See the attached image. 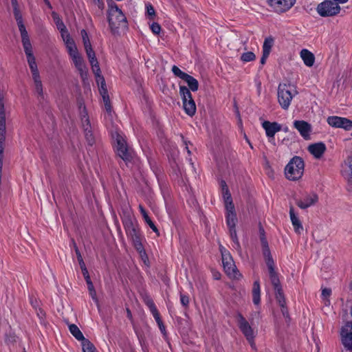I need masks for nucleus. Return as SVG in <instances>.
<instances>
[{"instance_id":"3","label":"nucleus","mask_w":352,"mask_h":352,"mask_svg":"<svg viewBox=\"0 0 352 352\" xmlns=\"http://www.w3.org/2000/svg\"><path fill=\"white\" fill-rule=\"evenodd\" d=\"M222 194L226 210V223L229 228L231 239L234 241L237 240L236 232L235 230L237 218L234 206L229 189H226L225 190L222 191Z\"/></svg>"},{"instance_id":"29","label":"nucleus","mask_w":352,"mask_h":352,"mask_svg":"<svg viewBox=\"0 0 352 352\" xmlns=\"http://www.w3.org/2000/svg\"><path fill=\"white\" fill-rule=\"evenodd\" d=\"M53 16H54V19L56 25L57 26V28L61 33V36H64V33H67V28H66L65 24L56 14L54 13Z\"/></svg>"},{"instance_id":"24","label":"nucleus","mask_w":352,"mask_h":352,"mask_svg":"<svg viewBox=\"0 0 352 352\" xmlns=\"http://www.w3.org/2000/svg\"><path fill=\"white\" fill-rule=\"evenodd\" d=\"M252 295L253 303L256 306L259 305L261 302V287L258 280H255L253 283Z\"/></svg>"},{"instance_id":"56","label":"nucleus","mask_w":352,"mask_h":352,"mask_svg":"<svg viewBox=\"0 0 352 352\" xmlns=\"http://www.w3.org/2000/svg\"><path fill=\"white\" fill-rule=\"evenodd\" d=\"M270 54H265V53H263V55H262V57L261 58V63L262 65H264L266 62V59L267 58V57L269 56Z\"/></svg>"},{"instance_id":"11","label":"nucleus","mask_w":352,"mask_h":352,"mask_svg":"<svg viewBox=\"0 0 352 352\" xmlns=\"http://www.w3.org/2000/svg\"><path fill=\"white\" fill-rule=\"evenodd\" d=\"M179 93L182 98L183 107L185 112L188 116H192L196 111V105L190 90L185 86H180Z\"/></svg>"},{"instance_id":"45","label":"nucleus","mask_w":352,"mask_h":352,"mask_svg":"<svg viewBox=\"0 0 352 352\" xmlns=\"http://www.w3.org/2000/svg\"><path fill=\"white\" fill-rule=\"evenodd\" d=\"M66 47H67V49L68 50V53H69V56H71L72 54H74L78 52V50L76 48L75 43H72V45H67Z\"/></svg>"},{"instance_id":"48","label":"nucleus","mask_w":352,"mask_h":352,"mask_svg":"<svg viewBox=\"0 0 352 352\" xmlns=\"http://www.w3.org/2000/svg\"><path fill=\"white\" fill-rule=\"evenodd\" d=\"M140 256L142 261H143L144 264L146 266L148 267L149 266V261H148V256H147L146 252L140 254Z\"/></svg>"},{"instance_id":"26","label":"nucleus","mask_w":352,"mask_h":352,"mask_svg":"<svg viewBox=\"0 0 352 352\" xmlns=\"http://www.w3.org/2000/svg\"><path fill=\"white\" fill-rule=\"evenodd\" d=\"M139 209H140V213H141L144 220L145 221V222L149 226V227L154 232H157V227L155 226L153 222L151 221V219H150V217L148 215L147 212L146 211V210L143 208V206L142 205L139 206Z\"/></svg>"},{"instance_id":"54","label":"nucleus","mask_w":352,"mask_h":352,"mask_svg":"<svg viewBox=\"0 0 352 352\" xmlns=\"http://www.w3.org/2000/svg\"><path fill=\"white\" fill-rule=\"evenodd\" d=\"M74 249H75V252H76V256H77V259H78V261H80V259H83L82 258V256L78 250V248L76 246V245H74Z\"/></svg>"},{"instance_id":"35","label":"nucleus","mask_w":352,"mask_h":352,"mask_svg":"<svg viewBox=\"0 0 352 352\" xmlns=\"http://www.w3.org/2000/svg\"><path fill=\"white\" fill-rule=\"evenodd\" d=\"M80 34L82 36L84 47L91 45V43H90V41H89V36H88V34H87V32H86V30H82L80 32Z\"/></svg>"},{"instance_id":"14","label":"nucleus","mask_w":352,"mask_h":352,"mask_svg":"<svg viewBox=\"0 0 352 352\" xmlns=\"http://www.w3.org/2000/svg\"><path fill=\"white\" fill-rule=\"evenodd\" d=\"M81 122L85 139L89 146H93L96 142V137L92 131L90 120L85 109L81 112Z\"/></svg>"},{"instance_id":"27","label":"nucleus","mask_w":352,"mask_h":352,"mask_svg":"<svg viewBox=\"0 0 352 352\" xmlns=\"http://www.w3.org/2000/svg\"><path fill=\"white\" fill-rule=\"evenodd\" d=\"M69 329L70 333L75 337L76 340H81L82 342H84V340H86L83 334L76 324H69Z\"/></svg>"},{"instance_id":"12","label":"nucleus","mask_w":352,"mask_h":352,"mask_svg":"<svg viewBox=\"0 0 352 352\" xmlns=\"http://www.w3.org/2000/svg\"><path fill=\"white\" fill-rule=\"evenodd\" d=\"M316 10L321 16H332L340 12V7L338 3L327 0L319 3Z\"/></svg>"},{"instance_id":"18","label":"nucleus","mask_w":352,"mask_h":352,"mask_svg":"<svg viewBox=\"0 0 352 352\" xmlns=\"http://www.w3.org/2000/svg\"><path fill=\"white\" fill-rule=\"evenodd\" d=\"M327 121L332 127L342 128L346 131L352 129V120L346 118L329 116Z\"/></svg>"},{"instance_id":"22","label":"nucleus","mask_w":352,"mask_h":352,"mask_svg":"<svg viewBox=\"0 0 352 352\" xmlns=\"http://www.w3.org/2000/svg\"><path fill=\"white\" fill-rule=\"evenodd\" d=\"M262 125L263 129L265 130L267 136L270 138H274L275 133L281 130L280 125L277 122L265 121Z\"/></svg>"},{"instance_id":"50","label":"nucleus","mask_w":352,"mask_h":352,"mask_svg":"<svg viewBox=\"0 0 352 352\" xmlns=\"http://www.w3.org/2000/svg\"><path fill=\"white\" fill-rule=\"evenodd\" d=\"M135 248L139 254L145 252V250L143 247V243H135Z\"/></svg>"},{"instance_id":"51","label":"nucleus","mask_w":352,"mask_h":352,"mask_svg":"<svg viewBox=\"0 0 352 352\" xmlns=\"http://www.w3.org/2000/svg\"><path fill=\"white\" fill-rule=\"evenodd\" d=\"M102 97L104 104L110 102L108 92H105V91H102V94H100Z\"/></svg>"},{"instance_id":"36","label":"nucleus","mask_w":352,"mask_h":352,"mask_svg":"<svg viewBox=\"0 0 352 352\" xmlns=\"http://www.w3.org/2000/svg\"><path fill=\"white\" fill-rule=\"evenodd\" d=\"M180 302H181L182 305L184 307L187 308L188 307V305H189V297H188V296L186 295V294H184L182 292H180Z\"/></svg>"},{"instance_id":"63","label":"nucleus","mask_w":352,"mask_h":352,"mask_svg":"<svg viewBox=\"0 0 352 352\" xmlns=\"http://www.w3.org/2000/svg\"><path fill=\"white\" fill-rule=\"evenodd\" d=\"M158 326H159V328H160V331H162V333H164L165 332V327L163 324V322H162L161 325H158Z\"/></svg>"},{"instance_id":"57","label":"nucleus","mask_w":352,"mask_h":352,"mask_svg":"<svg viewBox=\"0 0 352 352\" xmlns=\"http://www.w3.org/2000/svg\"><path fill=\"white\" fill-rule=\"evenodd\" d=\"M221 184V191H223L225 190L226 189L228 190V187L225 181L222 180L220 183Z\"/></svg>"},{"instance_id":"59","label":"nucleus","mask_w":352,"mask_h":352,"mask_svg":"<svg viewBox=\"0 0 352 352\" xmlns=\"http://www.w3.org/2000/svg\"><path fill=\"white\" fill-rule=\"evenodd\" d=\"M88 289L89 290V293L93 292L95 294V290L94 289V285L92 283H89L88 285Z\"/></svg>"},{"instance_id":"39","label":"nucleus","mask_w":352,"mask_h":352,"mask_svg":"<svg viewBox=\"0 0 352 352\" xmlns=\"http://www.w3.org/2000/svg\"><path fill=\"white\" fill-rule=\"evenodd\" d=\"M146 14L150 17H153L155 15V11L153 6L151 3L146 4Z\"/></svg>"},{"instance_id":"61","label":"nucleus","mask_w":352,"mask_h":352,"mask_svg":"<svg viewBox=\"0 0 352 352\" xmlns=\"http://www.w3.org/2000/svg\"><path fill=\"white\" fill-rule=\"evenodd\" d=\"M81 270H82V275H83L84 277H86V276L87 277L88 276H89L87 267L85 268V269H82Z\"/></svg>"},{"instance_id":"46","label":"nucleus","mask_w":352,"mask_h":352,"mask_svg":"<svg viewBox=\"0 0 352 352\" xmlns=\"http://www.w3.org/2000/svg\"><path fill=\"white\" fill-rule=\"evenodd\" d=\"M151 314H153L155 320H156L157 323L158 325H161L162 324V320L160 318V314L157 311V309H155V311H151Z\"/></svg>"},{"instance_id":"25","label":"nucleus","mask_w":352,"mask_h":352,"mask_svg":"<svg viewBox=\"0 0 352 352\" xmlns=\"http://www.w3.org/2000/svg\"><path fill=\"white\" fill-rule=\"evenodd\" d=\"M300 56L303 60L305 65L311 67L314 64L315 57L314 55L308 50L303 49L300 52Z\"/></svg>"},{"instance_id":"30","label":"nucleus","mask_w":352,"mask_h":352,"mask_svg":"<svg viewBox=\"0 0 352 352\" xmlns=\"http://www.w3.org/2000/svg\"><path fill=\"white\" fill-rule=\"evenodd\" d=\"M274 44V39L271 37L265 39L263 45V53L270 54L271 49Z\"/></svg>"},{"instance_id":"28","label":"nucleus","mask_w":352,"mask_h":352,"mask_svg":"<svg viewBox=\"0 0 352 352\" xmlns=\"http://www.w3.org/2000/svg\"><path fill=\"white\" fill-rule=\"evenodd\" d=\"M188 85L189 89L192 91H196L199 88L198 81L192 76L188 74L184 80Z\"/></svg>"},{"instance_id":"49","label":"nucleus","mask_w":352,"mask_h":352,"mask_svg":"<svg viewBox=\"0 0 352 352\" xmlns=\"http://www.w3.org/2000/svg\"><path fill=\"white\" fill-rule=\"evenodd\" d=\"M259 236H260V240L261 242H266V239L265 237V231L263 227L259 225Z\"/></svg>"},{"instance_id":"2","label":"nucleus","mask_w":352,"mask_h":352,"mask_svg":"<svg viewBox=\"0 0 352 352\" xmlns=\"http://www.w3.org/2000/svg\"><path fill=\"white\" fill-rule=\"evenodd\" d=\"M120 215L128 239L132 242H141L142 236L131 208L128 206L122 208Z\"/></svg>"},{"instance_id":"64","label":"nucleus","mask_w":352,"mask_h":352,"mask_svg":"<svg viewBox=\"0 0 352 352\" xmlns=\"http://www.w3.org/2000/svg\"><path fill=\"white\" fill-rule=\"evenodd\" d=\"M220 276H221V274L219 272H216L214 274V277L217 280L219 279Z\"/></svg>"},{"instance_id":"5","label":"nucleus","mask_w":352,"mask_h":352,"mask_svg":"<svg viewBox=\"0 0 352 352\" xmlns=\"http://www.w3.org/2000/svg\"><path fill=\"white\" fill-rule=\"evenodd\" d=\"M297 94L296 87L291 84L280 83L278 87V102L285 110L288 109L293 98Z\"/></svg>"},{"instance_id":"60","label":"nucleus","mask_w":352,"mask_h":352,"mask_svg":"<svg viewBox=\"0 0 352 352\" xmlns=\"http://www.w3.org/2000/svg\"><path fill=\"white\" fill-rule=\"evenodd\" d=\"M78 263L81 270L86 268L85 263L83 259H80V261H78Z\"/></svg>"},{"instance_id":"55","label":"nucleus","mask_w":352,"mask_h":352,"mask_svg":"<svg viewBox=\"0 0 352 352\" xmlns=\"http://www.w3.org/2000/svg\"><path fill=\"white\" fill-rule=\"evenodd\" d=\"M90 65L91 67H93L95 65H99L96 56L93 58V59H89Z\"/></svg>"},{"instance_id":"7","label":"nucleus","mask_w":352,"mask_h":352,"mask_svg":"<svg viewBox=\"0 0 352 352\" xmlns=\"http://www.w3.org/2000/svg\"><path fill=\"white\" fill-rule=\"evenodd\" d=\"M305 164L300 157L295 156L285 168V175L290 180H297L303 175Z\"/></svg>"},{"instance_id":"37","label":"nucleus","mask_w":352,"mask_h":352,"mask_svg":"<svg viewBox=\"0 0 352 352\" xmlns=\"http://www.w3.org/2000/svg\"><path fill=\"white\" fill-rule=\"evenodd\" d=\"M331 294V289L329 288H324L322 290V297L325 300V305H327V302H329V300L327 299Z\"/></svg>"},{"instance_id":"58","label":"nucleus","mask_w":352,"mask_h":352,"mask_svg":"<svg viewBox=\"0 0 352 352\" xmlns=\"http://www.w3.org/2000/svg\"><path fill=\"white\" fill-rule=\"evenodd\" d=\"M104 104V108L106 109V111L108 112V113H111V103L109 102V103H105Z\"/></svg>"},{"instance_id":"32","label":"nucleus","mask_w":352,"mask_h":352,"mask_svg":"<svg viewBox=\"0 0 352 352\" xmlns=\"http://www.w3.org/2000/svg\"><path fill=\"white\" fill-rule=\"evenodd\" d=\"M82 344L83 352H96V347L88 340H84Z\"/></svg>"},{"instance_id":"10","label":"nucleus","mask_w":352,"mask_h":352,"mask_svg":"<svg viewBox=\"0 0 352 352\" xmlns=\"http://www.w3.org/2000/svg\"><path fill=\"white\" fill-rule=\"evenodd\" d=\"M236 320L239 328L250 344L252 348L255 349L256 344L254 341L255 337L254 330L248 321L241 314H237Z\"/></svg>"},{"instance_id":"23","label":"nucleus","mask_w":352,"mask_h":352,"mask_svg":"<svg viewBox=\"0 0 352 352\" xmlns=\"http://www.w3.org/2000/svg\"><path fill=\"white\" fill-rule=\"evenodd\" d=\"M289 216L294 230L298 233H300L303 230V227L292 206L289 208Z\"/></svg>"},{"instance_id":"42","label":"nucleus","mask_w":352,"mask_h":352,"mask_svg":"<svg viewBox=\"0 0 352 352\" xmlns=\"http://www.w3.org/2000/svg\"><path fill=\"white\" fill-rule=\"evenodd\" d=\"M151 30L155 34H159L161 31V27L157 23H153L151 25Z\"/></svg>"},{"instance_id":"1","label":"nucleus","mask_w":352,"mask_h":352,"mask_svg":"<svg viewBox=\"0 0 352 352\" xmlns=\"http://www.w3.org/2000/svg\"><path fill=\"white\" fill-rule=\"evenodd\" d=\"M263 254L267 269V277H270V281L275 290L276 299L281 308H284L286 302L278 278V277H280V275L277 271L274 261L267 243H264L263 246Z\"/></svg>"},{"instance_id":"20","label":"nucleus","mask_w":352,"mask_h":352,"mask_svg":"<svg viewBox=\"0 0 352 352\" xmlns=\"http://www.w3.org/2000/svg\"><path fill=\"white\" fill-rule=\"evenodd\" d=\"M342 341L344 346L352 349V322H347L341 330Z\"/></svg>"},{"instance_id":"34","label":"nucleus","mask_w":352,"mask_h":352,"mask_svg":"<svg viewBox=\"0 0 352 352\" xmlns=\"http://www.w3.org/2000/svg\"><path fill=\"white\" fill-rule=\"evenodd\" d=\"M255 58V54L252 52L243 53L241 56V59L243 62H250L254 60Z\"/></svg>"},{"instance_id":"52","label":"nucleus","mask_w":352,"mask_h":352,"mask_svg":"<svg viewBox=\"0 0 352 352\" xmlns=\"http://www.w3.org/2000/svg\"><path fill=\"white\" fill-rule=\"evenodd\" d=\"M94 3L101 10H103L104 4L102 0H93Z\"/></svg>"},{"instance_id":"19","label":"nucleus","mask_w":352,"mask_h":352,"mask_svg":"<svg viewBox=\"0 0 352 352\" xmlns=\"http://www.w3.org/2000/svg\"><path fill=\"white\" fill-rule=\"evenodd\" d=\"M294 127L298 130L300 135L305 140L310 139V133L312 131V127L307 122L304 120H295L294 122Z\"/></svg>"},{"instance_id":"62","label":"nucleus","mask_w":352,"mask_h":352,"mask_svg":"<svg viewBox=\"0 0 352 352\" xmlns=\"http://www.w3.org/2000/svg\"><path fill=\"white\" fill-rule=\"evenodd\" d=\"M11 3L13 9L15 8H19L17 0H11Z\"/></svg>"},{"instance_id":"38","label":"nucleus","mask_w":352,"mask_h":352,"mask_svg":"<svg viewBox=\"0 0 352 352\" xmlns=\"http://www.w3.org/2000/svg\"><path fill=\"white\" fill-rule=\"evenodd\" d=\"M96 81H97L98 84H100V86L99 88L100 94H102L103 90L105 91V92H108L107 89L106 88V84H105L104 77H100V79H97Z\"/></svg>"},{"instance_id":"4","label":"nucleus","mask_w":352,"mask_h":352,"mask_svg":"<svg viewBox=\"0 0 352 352\" xmlns=\"http://www.w3.org/2000/svg\"><path fill=\"white\" fill-rule=\"evenodd\" d=\"M108 21L111 32L115 34L121 27L126 26V19L116 3L109 4Z\"/></svg>"},{"instance_id":"21","label":"nucleus","mask_w":352,"mask_h":352,"mask_svg":"<svg viewBox=\"0 0 352 352\" xmlns=\"http://www.w3.org/2000/svg\"><path fill=\"white\" fill-rule=\"evenodd\" d=\"M308 151L314 157L320 159L326 151V146L322 142L312 144L308 146Z\"/></svg>"},{"instance_id":"13","label":"nucleus","mask_w":352,"mask_h":352,"mask_svg":"<svg viewBox=\"0 0 352 352\" xmlns=\"http://www.w3.org/2000/svg\"><path fill=\"white\" fill-rule=\"evenodd\" d=\"M13 12H14V18L16 21V23H17V25L19 27V30L21 33V41H22V44H23L24 50H28L30 48H32L31 42L29 38L28 32H27L25 27L23 23L22 15L21 14L19 8H14Z\"/></svg>"},{"instance_id":"31","label":"nucleus","mask_w":352,"mask_h":352,"mask_svg":"<svg viewBox=\"0 0 352 352\" xmlns=\"http://www.w3.org/2000/svg\"><path fill=\"white\" fill-rule=\"evenodd\" d=\"M70 56L76 68L82 67V65H85L84 60L80 54L78 53V52L77 53L72 54Z\"/></svg>"},{"instance_id":"41","label":"nucleus","mask_w":352,"mask_h":352,"mask_svg":"<svg viewBox=\"0 0 352 352\" xmlns=\"http://www.w3.org/2000/svg\"><path fill=\"white\" fill-rule=\"evenodd\" d=\"M145 303L148 306V307L149 308L151 312L153 311H155V309H157V307L155 305V303H154L153 300L151 298H146L145 299Z\"/></svg>"},{"instance_id":"6","label":"nucleus","mask_w":352,"mask_h":352,"mask_svg":"<svg viewBox=\"0 0 352 352\" xmlns=\"http://www.w3.org/2000/svg\"><path fill=\"white\" fill-rule=\"evenodd\" d=\"M24 52L27 56V61L32 73L35 91L37 93L38 95L43 96V85L41 80V76L38 69L37 64L36 63V59L33 54L32 48L25 50Z\"/></svg>"},{"instance_id":"40","label":"nucleus","mask_w":352,"mask_h":352,"mask_svg":"<svg viewBox=\"0 0 352 352\" xmlns=\"http://www.w3.org/2000/svg\"><path fill=\"white\" fill-rule=\"evenodd\" d=\"M85 50L89 59H93V58L96 56L95 52L91 47V45L85 47Z\"/></svg>"},{"instance_id":"15","label":"nucleus","mask_w":352,"mask_h":352,"mask_svg":"<svg viewBox=\"0 0 352 352\" xmlns=\"http://www.w3.org/2000/svg\"><path fill=\"white\" fill-rule=\"evenodd\" d=\"M271 10L278 14H282L289 10L295 4L296 0H267Z\"/></svg>"},{"instance_id":"53","label":"nucleus","mask_w":352,"mask_h":352,"mask_svg":"<svg viewBox=\"0 0 352 352\" xmlns=\"http://www.w3.org/2000/svg\"><path fill=\"white\" fill-rule=\"evenodd\" d=\"M67 39H65V43L66 46L72 45L74 43V40L70 37L69 34H67Z\"/></svg>"},{"instance_id":"8","label":"nucleus","mask_w":352,"mask_h":352,"mask_svg":"<svg viewBox=\"0 0 352 352\" xmlns=\"http://www.w3.org/2000/svg\"><path fill=\"white\" fill-rule=\"evenodd\" d=\"M219 250L221 254L222 263L225 272L230 278H237L240 274L236 270L230 253L222 245L219 246Z\"/></svg>"},{"instance_id":"43","label":"nucleus","mask_w":352,"mask_h":352,"mask_svg":"<svg viewBox=\"0 0 352 352\" xmlns=\"http://www.w3.org/2000/svg\"><path fill=\"white\" fill-rule=\"evenodd\" d=\"M91 69H92L94 74L96 76V80L100 79V77H103L101 75V71H100L99 65H95L93 67H91Z\"/></svg>"},{"instance_id":"47","label":"nucleus","mask_w":352,"mask_h":352,"mask_svg":"<svg viewBox=\"0 0 352 352\" xmlns=\"http://www.w3.org/2000/svg\"><path fill=\"white\" fill-rule=\"evenodd\" d=\"M347 164H348L349 171L350 173H348L346 176L348 177V179H352V157L348 158Z\"/></svg>"},{"instance_id":"44","label":"nucleus","mask_w":352,"mask_h":352,"mask_svg":"<svg viewBox=\"0 0 352 352\" xmlns=\"http://www.w3.org/2000/svg\"><path fill=\"white\" fill-rule=\"evenodd\" d=\"M76 69L80 72L81 78L82 79H85L86 78V76H87V67H86L85 64L83 65L82 67H77Z\"/></svg>"},{"instance_id":"33","label":"nucleus","mask_w":352,"mask_h":352,"mask_svg":"<svg viewBox=\"0 0 352 352\" xmlns=\"http://www.w3.org/2000/svg\"><path fill=\"white\" fill-rule=\"evenodd\" d=\"M173 73L177 77L180 78L182 80H184L186 77L188 76V74L182 72L178 67L176 65H173L172 67Z\"/></svg>"},{"instance_id":"9","label":"nucleus","mask_w":352,"mask_h":352,"mask_svg":"<svg viewBox=\"0 0 352 352\" xmlns=\"http://www.w3.org/2000/svg\"><path fill=\"white\" fill-rule=\"evenodd\" d=\"M115 140V150L117 155L124 162H129L132 159V151L128 148L125 139L119 133L113 135Z\"/></svg>"},{"instance_id":"16","label":"nucleus","mask_w":352,"mask_h":352,"mask_svg":"<svg viewBox=\"0 0 352 352\" xmlns=\"http://www.w3.org/2000/svg\"><path fill=\"white\" fill-rule=\"evenodd\" d=\"M6 114L3 105L0 104V168L3 166V142L6 138Z\"/></svg>"},{"instance_id":"17","label":"nucleus","mask_w":352,"mask_h":352,"mask_svg":"<svg viewBox=\"0 0 352 352\" xmlns=\"http://www.w3.org/2000/svg\"><path fill=\"white\" fill-rule=\"evenodd\" d=\"M318 201V195L314 192L306 193L300 199L296 200V205L305 210L314 206Z\"/></svg>"}]
</instances>
